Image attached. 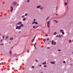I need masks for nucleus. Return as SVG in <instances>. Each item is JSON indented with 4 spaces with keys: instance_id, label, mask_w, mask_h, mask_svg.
Returning a JSON list of instances; mask_svg holds the SVG:
<instances>
[{
    "instance_id": "obj_1",
    "label": "nucleus",
    "mask_w": 73,
    "mask_h": 73,
    "mask_svg": "<svg viewBox=\"0 0 73 73\" xmlns=\"http://www.w3.org/2000/svg\"><path fill=\"white\" fill-rule=\"evenodd\" d=\"M15 29H18V30H20L21 29V27L20 26H17L16 27Z\"/></svg>"
},
{
    "instance_id": "obj_2",
    "label": "nucleus",
    "mask_w": 73,
    "mask_h": 73,
    "mask_svg": "<svg viewBox=\"0 0 73 73\" xmlns=\"http://www.w3.org/2000/svg\"><path fill=\"white\" fill-rule=\"evenodd\" d=\"M16 4H17V3L16 2H14L12 3L13 6H15V5H16Z\"/></svg>"
},
{
    "instance_id": "obj_3",
    "label": "nucleus",
    "mask_w": 73,
    "mask_h": 73,
    "mask_svg": "<svg viewBox=\"0 0 73 73\" xmlns=\"http://www.w3.org/2000/svg\"><path fill=\"white\" fill-rule=\"evenodd\" d=\"M10 8L11 9L10 12H12L13 10V7L11 6Z\"/></svg>"
},
{
    "instance_id": "obj_4",
    "label": "nucleus",
    "mask_w": 73,
    "mask_h": 73,
    "mask_svg": "<svg viewBox=\"0 0 73 73\" xmlns=\"http://www.w3.org/2000/svg\"><path fill=\"white\" fill-rule=\"evenodd\" d=\"M41 5L38 6L36 7V8H37V9H40V8H41Z\"/></svg>"
},
{
    "instance_id": "obj_5",
    "label": "nucleus",
    "mask_w": 73,
    "mask_h": 73,
    "mask_svg": "<svg viewBox=\"0 0 73 73\" xmlns=\"http://www.w3.org/2000/svg\"><path fill=\"white\" fill-rule=\"evenodd\" d=\"M22 24V22H21V21H20L18 23H17V25H17V24L18 25H20V24Z\"/></svg>"
},
{
    "instance_id": "obj_6",
    "label": "nucleus",
    "mask_w": 73,
    "mask_h": 73,
    "mask_svg": "<svg viewBox=\"0 0 73 73\" xmlns=\"http://www.w3.org/2000/svg\"><path fill=\"white\" fill-rule=\"evenodd\" d=\"M49 21H48L47 23V27H49Z\"/></svg>"
},
{
    "instance_id": "obj_7",
    "label": "nucleus",
    "mask_w": 73,
    "mask_h": 73,
    "mask_svg": "<svg viewBox=\"0 0 73 73\" xmlns=\"http://www.w3.org/2000/svg\"><path fill=\"white\" fill-rule=\"evenodd\" d=\"M35 38H36V36H35L32 39V42H33V41H35Z\"/></svg>"
},
{
    "instance_id": "obj_8",
    "label": "nucleus",
    "mask_w": 73,
    "mask_h": 73,
    "mask_svg": "<svg viewBox=\"0 0 73 73\" xmlns=\"http://www.w3.org/2000/svg\"><path fill=\"white\" fill-rule=\"evenodd\" d=\"M26 20V17H25L23 19V21H25Z\"/></svg>"
},
{
    "instance_id": "obj_9",
    "label": "nucleus",
    "mask_w": 73,
    "mask_h": 73,
    "mask_svg": "<svg viewBox=\"0 0 73 73\" xmlns=\"http://www.w3.org/2000/svg\"><path fill=\"white\" fill-rule=\"evenodd\" d=\"M19 27H24V25L23 24H21Z\"/></svg>"
},
{
    "instance_id": "obj_10",
    "label": "nucleus",
    "mask_w": 73,
    "mask_h": 73,
    "mask_svg": "<svg viewBox=\"0 0 73 73\" xmlns=\"http://www.w3.org/2000/svg\"><path fill=\"white\" fill-rule=\"evenodd\" d=\"M54 43V40H52L51 41L52 45H53Z\"/></svg>"
},
{
    "instance_id": "obj_11",
    "label": "nucleus",
    "mask_w": 73,
    "mask_h": 73,
    "mask_svg": "<svg viewBox=\"0 0 73 73\" xmlns=\"http://www.w3.org/2000/svg\"><path fill=\"white\" fill-rule=\"evenodd\" d=\"M51 64H55V62H50Z\"/></svg>"
},
{
    "instance_id": "obj_12",
    "label": "nucleus",
    "mask_w": 73,
    "mask_h": 73,
    "mask_svg": "<svg viewBox=\"0 0 73 73\" xmlns=\"http://www.w3.org/2000/svg\"><path fill=\"white\" fill-rule=\"evenodd\" d=\"M42 65H46V62H44L42 63Z\"/></svg>"
},
{
    "instance_id": "obj_13",
    "label": "nucleus",
    "mask_w": 73,
    "mask_h": 73,
    "mask_svg": "<svg viewBox=\"0 0 73 73\" xmlns=\"http://www.w3.org/2000/svg\"><path fill=\"white\" fill-rule=\"evenodd\" d=\"M43 9H44V7H41L40 8V10H42Z\"/></svg>"
},
{
    "instance_id": "obj_14",
    "label": "nucleus",
    "mask_w": 73,
    "mask_h": 73,
    "mask_svg": "<svg viewBox=\"0 0 73 73\" xmlns=\"http://www.w3.org/2000/svg\"><path fill=\"white\" fill-rule=\"evenodd\" d=\"M9 38V36H7L5 38V40H7V38Z\"/></svg>"
},
{
    "instance_id": "obj_15",
    "label": "nucleus",
    "mask_w": 73,
    "mask_h": 73,
    "mask_svg": "<svg viewBox=\"0 0 73 73\" xmlns=\"http://www.w3.org/2000/svg\"><path fill=\"white\" fill-rule=\"evenodd\" d=\"M53 21H54L55 22H56V23H58V21H57L56 20H54Z\"/></svg>"
},
{
    "instance_id": "obj_16",
    "label": "nucleus",
    "mask_w": 73,
    "mask_h": 73,
    "mask_svg": "<svg viewBox=\"0 0 73 73\" xmlns=\"http://www.w3.org/2000/svg\"><path fill=\"white\" fill-rule=\"evenodd\" d=\"M10 40H13V37H11L10 39Z\"/></svg>"
},
{
    "instance_id": "obj_17",
    "label": "nucleus",
    "mask_w": 73,
    "mask_h": 73,
    "mask_svg": "<svg viewBox=\"0 0 73 73\" xmlns=\"http://www.w3.org/2000/svg\"><path fill=\"white\" fill-rule=\"evenodd\" d=\"M56 34H57V33L56 32H54L53 34V35H56Z\"/></svg>"
},
{
    "instance_id": "obj_18",
    "label": "nucleus",
    "mask_w": 73,
    "mask_h": 73,
    "mask_svg": "<svg viewBox=\"0 0 73 73\" xmlns=\"http://www.w3.org/2000/svg\"><path fill=\"white\" fill-rule=\"evenodd\" d=\"M4 37H5V35H3V38H2V39L3 40H4Z\"/></svg>"
},
{
    "instance_id": "obj_19",
    "label": "nucleus",
    "mask_w": 73,
    "mask_h": 73,
    "mask_svg": "<svg viewBox=\"0 0 73 73\" xmlns=\"http://www.w3.org/2000/svg\"><path fill=\"white\" fill-rule=\"evenodd\" d=\"M54 42V43H53V45H55L56 44V42Z\"/></svg>"
},
{
    "instance_id": "obj_20",
    "label": "nucleus",
    "mask_w": 73,
    "mask_h": 73,
    "mask_svg": "<svg viewBox=\"0 0 73 73\" xmlns=\"http://www.w3.org/2000/svg\"><path fill=\"white\" fill-rule=\"evenodd\" d=\"M60 32L61 33V32H64V30H60Z\"/></svg>"
},
{
    "instance_id": "obj_21",
    "label": "nucleus",
    "mask_w": 73,
    "mask_h": 73,
    "mask_svg": "<svg viewBox=\"0 0 73 73\" xmlns=\"http://www.w3.org/2000/svg\"><path fill=\"white\" fill-rule=\"evenodd\" d=\"M62 33L63 35H64V34H65V33L63 31Z\"/></svg>"
},
{
    "instance_id": "obj_22",
    "label": "nucleus",
    "mask_w": 73,
    "mask_h": 73,
    "mask_svg": "<svg viewBox=\"0 0 73 73\" xmlns=\"http://www.w3.org/2000/svg\"><path fill=\"white\" fill-rule=\"evenodd\" d=\"M9 53L10 54H12V51L11 50L10 51Z\"/></svg>"
},
{
    "instance_id": "obj_23",
    "label": "nucleus",
    "mask_w": 73,
    "mask_h": 73,
    "mask_svg": "<svg viewBox=\"0 0 73 73\" xmlns=\"http://www.w3.org/2000/svg\"><path fill=\"white\" fill-rule=\"evenodd\" d=\"M24 17H25V15H23L21 17L22 18H23Z\"/></svg>"
},
{
    "instance_id": "obj_24",
    "label": "nucleus",
    "mask_w": 73,
    "mask_h": 73,
    "mask_svg": "<svg viewBox=\"0 0 73 73\" xmlns=\"http://www.w3.org/2000/svg\"><path fill=\"white\" fill-rule=\"evenodd\" d=\"M49 18H50V17H47V18L46 19H47V20H48V19H49Z\"/></svg>"
},
{
    "instance_id": "obj_25",
    "label": "nucleus",
    "mask_w": 73,
    "mask_h": 73,
    "mask_svg": "<svg viewBox=\"0 0 73 73\" xmlns=\"http://www.w3.org/2000/svg\"><path fill=\"white\" fill-rule=\"evenodd\" d=\"M67 4V3L66 2L65 3V4H64L65 5H66Z\"/></svg>"
},
{
    "instance_id": "obj_26",
    "label": "nucleus",
    "mask_w": 73,
    "mask_h": 73,
    "mask_svg": "<svg viewBox=\"0 0 73 73\" xmlns=\"http://www.w3.org/2000/svg\"><path fill=\"white\" fill-rule=\"evenodd\" d=\"M36 43H35L34 45V46L35 47V48H36Z\"/></svg>"
},
{
    "instance_id": "obj_27",
    "label": "nucleus",
    "mask_w": 73,
    "mask_h": 73,
    "mask_svg": "<svg viewBox=\"0 0 73 73\" xmlns=\"http://www.w3.org/2000/svg\"><path fill=\"white\" fill-rule=\"evenodd\" d=\"M27 15H28V14L26 13L25 14V16H27Z\"/></svg>"
},
{
    "instance_id": "obj_28",
    "label": "nucleus",
    "mask_w": 73,
    "mask_h": 73,
    "mask_svg": "<svg viewBox=\"0 0 73 73\" xmlns=\"http://www.w3.org/2000/svg\"><path fill=\"white\" fill-rule=\"evenodd\" d=\"M33 24H35V21H34L32 23Z\"/></svg>"
},
{
    "instance_id": "obj_29",
    "label": "nucleus",
    "mask_w": 73,
    "mask_h": 73,
    "mask_svg": "<svg viewBox=\"0 0 73 73\" xmlns=\"http://www.w3.org/2000/svg\"><path fill=\"white\" fill-rule=\"evenodd\" d=\"M35 24H38V23L37 22H35Z\"/></svg>"
},
{
    "instance_id": "obj_30",
    "label": "nucleus",
    "mask_w": 73,
    "mask_h": 73,
    "mask_svg": "<svg viewBox=\"0 0 73 73\" xmlns=\"http://www.w3.org/2000/svg\"><path fill=\"white\" fill-rule=\"evenodd\" d=\"M46 66H46V65H44V67H46Z\"/></svg>"
},
{
    "instance_id": "obj_31",
    "label": "nucleus",
    "mask_w": 73,
    "mask_h": 73,
    "mask_svg": "<svg viewBox=\"0 0 73 73\" xmlns=\"http://www.w3.org/2000/svg\"><path fill=\"white\" fill-rule=\"evenodd\" d=\"M63 63H64V64H65L66 63V62H65V61H63Z\"/></svg>"
},
{
    "instance_id": "obj_32",
    "label": "nucleus",
    "mask_w": 73,
    "mask_h": 73,
    "mask_svg": "<svg viewBox=\"0 0 73 73\" xmlns=\"http://www.w3.org/2000/svg\"><path fill=\"white\" fill-rule=\"evenodd\" d=\"M71 41H72L71 40H70L69 41V42L70 43V42H71Z\"/></svg>"
},
{
    "instance_id": "obj_33",
    "label": "nucleus",
    "mask_w": 73,
    "mask_h": 73,
    "mask_svg": "<svg viewBox=\"0 0 73 73\" xmlns=\"http://www.w3.org/2000/svg\"><path fill=\"white\" fill-rule=\"evenodd\" d=\"M0 45H4V44H0Z\"/></svg>"
},
{
    "instance_id": "obj_34",
    "label": "nucleus",
    "mask_w": 73,
    "mask_h": 73,
    "mask_svg": "<svg viewBox=\"0 0 73 73\" xmlns=\"http://www.w3.org/2000/svg\"><path fill=\"white\" fill-rule=\"evenodd\" d=\"M47 49H50V47H48L47 48Z\"/></svg>"
},
{
    "instance_id": "obj_35",
    "label": "nucleus",
    "mask_w": 73,
    "mask_h": 73,
    "mask_svg": "<svg viewBox=\"0 0 73 73\" xmlns=\"http://www.w3.org/2000/svg\"><path fill=\"white\" fill-rule=\"evenodd\" d=\"M58 52H60V51H61V50L60 49H59L58 50Z\"/></svg>"
},
{
    "instance_id": "obj_36",
    "label": "nucleus",
    "mask_w": 73,
    "mask_h": 73,
    "mask_svg": "<svg viewBox=\"0 0 73 73\" xmlns=\"http://www.w3.org/2000/svg\"><path fill=\"white\" fill-rule=\"evenodd\" d=\"M59 38H61V35H59Z\"/></svg>"
},
{
    "instance_id": "obj_37",
    "label": "nucleus",
    "mask_w": 73,
    "mask_h": 73,
    "mask_svg": "<svg viewBox=\"0 0 73 73\" xmlns=\"http://www.w3.org/2000/svg\"><path fill=\"white\" fill-rule=\"evenodd\" d=\"M45 41H46V39H44V42H45Z\"/></svg>"
},
{
    "instance_id": "obj_38",
    "label": "nucleus",
    "mask_w": 73,
    "mask_h": 73,
    "mask_svg": "<svg viewBox=\"0 0 73 73\" xmlns=\"http://www.w3.org/2000/svg\"><path fill=\"white\" fill-rule=\"evenodd\" d=\"M30 1V0H28V1H27V2L28 3L29 1Z\"/></svg>"
},
{
    "instance_id": "obj_39",
    "label": "nucleus",
    "mask_w": 73,
    "mask_h": 73,
    "mask_svg": "<svg viewBox=\"0 0 73 73\" xmlns=\"http://www.w3.org/2000/svg\"><path fill=\"white\" fill-rule=\"evenodd\" d=\"M1 42H3V40L2 39H1Z\"/></svg>"
},
{
    "instance_id": "obj_40",
    "label": "nucleus",
    "mask_w": 73,
    "mask_h": 73,
    "mask_svg": "<svg viewBox=\"0 0 73 73\" xmlns=\"http://www.w3.org/2000/svg\"><path fill=\"white\" fill-rule=\"evenodd\" d=\"M35 27H36V26H34V27H33V28H35Z\"/></svg>"
},
{
    "instance_id": "obj_41",
    "label": "nucleus",
    "mask_w": 73,
    "mask_h": 73,
    "mask_svg": "<svg viewBox=\"0 0 73 73\" xmlns=\"http://www.w3.org/2000/svg\"><path fill=\"white\" fill-rule=\"evenodd\" d=\"M19 33H21V31H19Z\"/></svg>"
},
{
    "instance_id": "obj_42",
    "label": "nucleus",
    "mask_w": 73,
    "mask_h": 73,
    "mask_svg": "<svg viewBox=\"0 0 73 73\" xmlns=\"http://www.w3.org/2000/svg\"><path fill=\"white\" fill-rule=\"evenodd\" d=\"M36 62H38V60H36Z\"/></svg>"
},
{
    "instance_id": "obj_43",
    "label": "nucleus",
    "mask_w": 73,
    "mask_h": 73,
    "mask_svg": "<svg viewBox=\"0 0 73 73\" xmlns=\"http://www.w3.org/2000/svg\"><path fill=\"white\" fill-rule=\"evenodd\" d=\"M45 36H46V37H47V36H48V35H46Z\"/></svg>"
},
{
    "instance_id": "obj_44",
    "label": "nucleus",
    "mask_w": 73,
    "mask_h": 73,
    "mask_svg": "<svg viewBox=\"0 0 73 73\" xmlns=\"http://www.w3.org/2000/svg\"><path fill=\"white\" fill-rule=\"evenodd\" d=\"M49 40V39L48 38V39H47V41H48V40Z\"/></svg>"
},
{
    "instance_id": "obj_45",
    "label": "nucleus",
    "mask_w": 73,
    "mask_h": 73,
    "mask_svg": "<svg viewBox=\"0 0 73 73\" xmlns=\"http://www.w3.org/2000/svg\"><path fill=\"white\" fill-rule=\"evenodd\" d=\"M32 68H34V66H33Z\"/></svg>"
},
{
    "instance_id": "obj_46",
    "label": "nucleus",
    "mask_w": 73,
    "mask_h": 73,
    "mask_svg": "<svg viewBox=\"0 0 73 73\" xmlns=\"http://www.w3.org/2000/svg\"><path fill=\"white\" fill-rule=\"evenodd\" d=\"M42 66L41 65H39V66Z\"/></svg>"
},
{
    "instance_id": "obj_47",
    "label": "nucleus",
    "mask_w": 73,
    "mask_h": 73,
    "mask_svg": "<svg viewBox=\"0 0 73 73\" xmlns=\"http://www.w3.org/2000/svg\"><path fill=\"white\" fill-rule=\"evenodd\" d=\"M68 1H69V0H67V2H68Z\"/></svg>"
},
{
    "instance_id": "obj_48",
    "label": "nucleus",
    "mask_w": 73,
    "mask_h": 73,
    "mask_svg": "<svg viewBox=\"0 0 73 73\" xmlns=\"http://www.w3.org/2000/svg\"><path fill=\"white\" fill-rule=\"evenodd\" d=\"M34 21H36V19H34Z\"/></svg>"
},
{
    "instance_id": "obj_49",
    "label": "nucleus",
    "mask_w": 73,
    "mask_h": 73,
    "mask_svg": "<svg viewBox=\"0 0 73 73\" xmlns=\"http://www.w3.org/2000/svg\"><path fill=\"white\" fill-rule=\"evenodd\" d=\"M61 36H62V37H63V35H61Z\"/></svg>"
},
{
    "instance_id": "obj_50",
    "label": "nucleus",
    "mask_w": 73,
    "mask_h": 73,
    "mask_svg": "<svg viewBox=\"0 0 73 73\" xmlns=\"http://www.w3.org/2000/svg\"><path fill=\"white\" fill-rule=\"evenodd\" d=\"M56 36L58 37H59V36L57 35Z\"/></svg>"
},
{
    "instance_id": "obj_51",
    "label": "nucleus",
    "mask_w": 73,
    "mask_h": 73,
    "mask_svg": "<svg viewBox=\"0 0 73 73\" xmlns=\"http://www.w3.org/2000/svg\"><path fill=\"white\" fill-rule=\"evenodd\" d=\"M58 15V14H56V16H57Z\"/></svg>"
},
{
    "instance_id": "obj_52",
    "label": "nucleus",
    "mask_w": 73,
    "mask_h": 73,
    "mask_svg": "<svg viewBox=\"0 0 73 73\" xmlns=\"http://www.w3.org/2000/svg\"><path fill=\"white\" fill-rule=\"evenodd\" d=\"M69 65H72V64H70Z\"/></svg>"
},
{
    "instance_id": "obj_53",
    "label": "nucleus",
    "mask_w": 73,
    "mask_h": 73,
    "mask_svg": "<svg viewBox=\"0 0 73 73\" xmlns=\"http://www.w3.org/2000/svg\"><path fill=\"white\" fill-rule=\"evenodd\" d=\"M37 27H38V26L36 27L35 28H37Z\"/></svg>"
},
{
    "instance_id": "obj_54",
    "label": "nucleus",
    "mask_w": 73,
    "mask_h": 73,
    "mask_svg": "<svg viewBox=\"0 0 73 73\" xmlns=\"http://www.w3.org/2000/svg\"><path fill=\"white\" fill-rule=\"evenodd\" d=\"M57 9V7H56V9Z\"/></svg>"
},
{
    "instance_id": "obj_55",
    "label": "nucleus",
    "mask_w": 73,
    "mask_h": 73,
    "mask_svg": "<svg viewBox=\"0 0 73 73\" xmlns=\"http://www.w3.org/2000/svg\"><path fill=\"white\" fill-rule=\"evenodd\" d=\"M72 60V58L70 59V60Z\"/></svg>"
},
{
    "instance_id": "obj_56",
    "label": "nucleus",
    "mask_w": 73,
    "mask_h": 73,
    "mask_svg": "<svg viewBox=\"0 0 73 73\" xmlns=\"http://www.w3.org/2000/svg\"><path fill=\"white\" fill-rule=\"evenodd\" d=\"M43 73V72H42L41 73Z\"/></svg>"
},
{
    "instance_id": "obj_57",
    "label": "nucleus",
    "mask_w": 73,
    "mask_h": 73,
    "mask_svg": "<svg viewBox=\"0 0 73 73\" xmlns=\"http://www.w3.org/2000/svg\"><path fill=\"white\" fill-rule=\"evenodd\" d=\"M35 49H36V47H35Z\"/></svg>"
},
{
    "instance_id": "obj_58",
    "label": "nucleus",
    "mask_w": 73,
    "mask_h": 73,
    "mask_svg": "<svg viewBox=\"0 0 73 73\" xmlns=\"http://www.w3.org/2000/svg\"><path fill=\"white\" fill-rule=\"evenodd\" d=\"M1 34H0V36H1Z\"/></svg>"
},
{
    "instance_id": "obj_59",
    "label": "nucleus",
    "mask_w": 73,
    "mask_h": 73,
    "mask_svg": "<svg viewBox=\"0 0 73 73\" xmlns=\"http://www.w3.org/2000/svg\"><path fill=\"white\" fill-rule=\"evenodd\" d=\"M0 39H1V38H0Z\"/></svg>"
},
{
    "instance_id": "obj_60",
    "label": "nucleus",
    "mask_w": 73,
    "mask_h": 73,
    "mask_svg": "<svg viewBox=\"0 0 73 73\" xmlns=\"http://www.w3.org/2000/svg\"><path fill=\"white\" fill-rule=\"evenodd\" d=\"M72 42H73V40H72Z\"/></svg>"
}]
</instances>
